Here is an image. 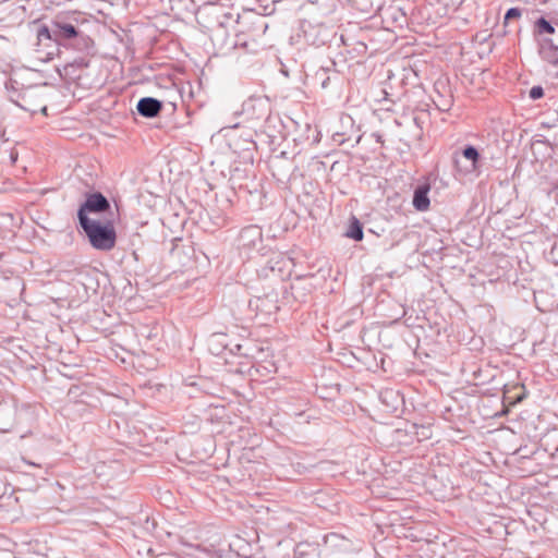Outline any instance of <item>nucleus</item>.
Returning <instances> with one entry per match:
<instances>
[{
	"label": "nucleus",
	"mask_w": 558,
	"mask_h": 558,
	"mask_svg": "<svg viewBox=\"0 0 558 558\" xmlns=\"http://www.w3.org/2000/svg\"><path fill=\"white\" fill-rule=\"evenodd\" d=\"M339 0H306L302 7L304 17L332 22Z\"/></svg>",
	"instance_id": "39448f33"
},
{
	"label": "nucleus",
	"mask_w": 558,
	"mask_h": 558,
	"mask_svg": "<svg viewBox=\"0 0 558 558\" xmlns=\"http://www.w3.org/2000/svg\"><path fill=\"white\" fill-rule=\"evenodd\" d=\"M110 207L109 201L100 192L89 193L77 210L78 222L93 220L88 217V214H102L110 210Z\"/></svg>",
	"instance_id": "423d86ee"
},
{
	"label": "nucleus",
	"mask_w": 558,
	"mask_h": 558,
	"mask_svg": "<svg viewBox=\"0 0 558 558\" xmlns=\"http://www.w3.org/2000/svg\"><path fill=\"white\" fill-rule=\"evenodd\" d=\"M336 33L333 29V23L316 20L312 17H304L300 23V33L298 36L303 38L304 43L314 46L322 47L329 43Z\"/></svg>",
	"instance_id": "20e7f679"
},
{
	"label": "nucleus",
	"mask_w": 558,
	"mask_h": 558,
	"mask_svg": "<svg viewBox=\"0 0 558 558\" xmlns=\"http://www.w3.org/2000/svg\"><path fill=\"white\" fill-rule=\"evenodd\" d=\"M5 88L8 90V97L10 101L15 104L21 109L31 113L41 111L46 114L47 107L44 104L40 86H24L16 78L11 77L5 83Z\"/></svg>",
	"instance_id": "f257e3e1"
},
{
	"label": "nucleus",
	"mask_w": 558,
	"mask_h": 558,
	"mask_svg": "<svg viewBox=\"0 0 558 558\" xmlns=\"http://www.w3.org/2000/svg\"><path fill=\"white\" fill-rule=\"evenodd\" d=\"M539 54L545 61L549 63H558V46L555 45L550 38H545L541 41Z\"/></svg>",
	"instance_id": "9d476101"
},
{
	"label": "nucleus",
	"mask_w": 558,
	"mask_h": 558,
	"mask_svg": "<svg viewBox=\"0 0 558 558\" xmlns=\"http://www.w3.org/2000/svg\"><path fill=\"white\" fill-rule=\"evenodd\" d=\"M81 229L88 239L93 248L101 252H109L117 243V232L111 220H86L78 222Z\"/></svg>",
	"instance_id": "7ed1b4c3"
},
{
	"label": "nucleus",
	"mask_w": 558,
	"mask_h": 558,
	"mask_svg": "<svg viewBox=\"0 0 558 558\" xmlns=\"http://www.w3.org/2000/svg\"><path fill=\"white\" fill-rule=\"evenodd\" d=\"M409 434L413 435L417 441L430 439L433 436L430 424H412Z\"/></svg>",
	"instance_id": "ddd939ff"
},
{
	"label": "nucleus",
	"mask_w": 558,
	"mask_h": 558,
	"mask_svg": "<svg viewBox=\"0 0 558 558\" xmlns=\"http://www.w3.org/2000/svg\"><path fill=\"white\" fill-rule=\"evenodd\" d=\"M240 240L243 245H255V243L262 240V230L257 226H248L241 230Z\"/></svg>",
	"instance_id": "9b49d317"
},
{
	"label": "nucleus",
	"mask_w": 558,
	"mask_h": 558,
	"mask_svg": "<svg viewBox=\"0 0 558 558\" xmlns=\"http://www.w3.org/2000/svg\"><path fill=\"white\" fill-rule=\"evenodd\" d=\"M429 190L430 186L428 183L420 184L415 187L412 204L416 210L426 211L429 208Z\"/></svg>",
	"instance_id": "1a4fd4ad"
},
{
	"label": "nucleus",
	"mask_w": 558,
	"mask_h": 558,
	"mask_svg": "<svg viewBox=\"0 0 558 558\" xmlns=\"http://www.w3.org/2000/svg\"><path fill=\"white\" fill-rule=\"evenodd\" d=\"M345 236H348L354 241L363 240V236H364L363 225L354 216L350 219V223H349L348 230L345 232Z\"/></svg>",
	"instance_id": "4468645a"
},
{
	"label": "nucleus",
	"mask_w": 558,
	"mask_h": 558,
	"mask_svg": "<svg viewBox=\"0 0 558 558\" xmlns=\"http://www.w3.org/2000/svg\"><path fill=\"white\" fill-rule=\"evenodd\" d=\"M37 39L39 41L44 40H53L56 43L54 37V20L51 23V27L47 25H41L37 31Z\"/></svg>",
	"instance_id": "a211bd4d"
},
{
	"label": "nucleus",
	"mask_w": 558,
	"mask_h": 558,
	"mask_svg": "<svg viewBox=\"0 0 558 558\" xmlns=\"http://www.w3.org/2000/svg\"><path fill=\"white\" fill-rule=\"evenodd\" d=\"M529 95L533 100L539 99L544 96V89L541 86H533Z\"/></svg>",
	"instance_id": "412c9836"
},
{
	"label": "nucleus",
	"mask_w": 558,
	"mask_h": 558,
	"mask_svg": "<svg viewBox=\"0 0 558 558\" xmlns=\"http://www.w3.org/2000/svg\"><path fill=\"white\" fill-rule=\"evenodd\" d=\"M535 26H536L538 33H541V34H543V33L554 34L555 33V27L545 17H539L535 22Z\"/></svg>",
	"instance_id": "6ab92c4d"
},
{
	"label": "nucleus",
	"mask_w": 558,
	"mask_h": 558,
	"mask_svg": "<svg viewBox=\"0 0 558 558\" xmlns=\"http://www.w3.org/2000/svg\"><path fill=\"white\" fill-rule=\"evenodd\" d=\"M352 1L356 5V8L364 13H371L373 11L378 10L380 7L379 0H352Z\"/></svg>",
	"instance_id": "f3484780"
},
{
	"label": "nucleus",
	"mask_w": 558,
	"mask_h": 558,
	"mask_svg": "<svg viewBox=\"0 0 558 558\" xmlns=\"http://www.w3.org/2000/svg\"><path fill=\"white\" fill-rule=\"evenodd\" d=\"M136 109L142 117L155 118L162 110V102L153 97H144L138 100Z\"/></svg>",
	"instance_id": "6e6552de"
},
{
	"label": "nucleus",
	"mask_w": 558,
	"mask_h": 558,
	"mask_svg": "<svg viewBox=\"0 0 558 558\" xmlns=\"http://www.w3.org/2000/svg\"><path fill=\"white\" fill-rule=\"evenodd\" d=\"M266 101L260 98H250L243 104V111L246 113H250V111H253V114L255 113V110L258 109V113L256 116L257 119L264 118L267 112L265 110Z\"/></svg>",
	"instance_id": "f8f14e48"
},
{
	"label": "nucleus",
	"mask_w": 558,
	"mask_h": 558,
	"mask_svg": "<svg viewBox=\"0 0 558 558\" xmlns=\"http://www.w3.org/2000/svg\"><path fill=\"white\" fill-rule=\"evenodd\" d=\"M522 15V11L519 8H510L504 17V24L507 25L512 20H518Z\"/></svg>",
	"instance_id": "aec40b11"
},
{
	"label": "nucleus",
	"mask_w": 558,
	"mask_h": 558,
	"mask_svg": "<svg viewBox=\"0 0 558 558\" xmlns=\"http://www.w3.org/2000/svg\"><path fill=\"white\" fill-rule=\"evenodd\" d=\"M332 80H338V74L336 72L330 74L327 68H322L315 73V81L319 83L323 89L328 88Z\"/></svg>",
	"instance_id": "2eb2a0df"
},
{
	"label": "nucleus",
	"mask_w": 558,
	"mask_h": 558,
	"mask_svg": "<svg viewBox=\"0 0 558 558\" xmlns=\"http://www.w3.org/2000/svg\"><path fill=\"white\" fill-rule=\"evenodd\" d=\"M76 62H77V64H78L80 66H87V65H88V62H87L85 59H83V58H81V59H80L78 61H76Z\"/></svg>",
	"instance_id": "b1692460"
},
{
	"label": "nucleus",
	"mask_w": 558,
	"mask_h": 558,
	"mask_svg": "<svg viewBox=\"0 0 558 558\" xmlns=\"http://www.w3.org/2000/svg\"><path fill=\"white\" fill-rule=\"evenodd\" d=\"M2 258V254H0V259Z\"/></svg>",
	"instance_id": "a878e982"
},
{
	"label": "nucleus",
	"mask_w": 558,
	"mask_h": 558,
	"mask_svg": "<svg viewBox=\"0 0 558 558\" xmlns=\"http://www.w3.org/2000/svg\"><path fill=\"white\" fill-rule=\"evenodd\" d=\"M73 21L76 19L56 17L54 19V37L56 44L69 45L78 51H88L93 45V39L86 35Z\"/></svg>",
	"instance_id": "f03ea898"
},
{
	"label": "nucleus",
	"mask_w": 558,
	"mask_h": 558,
	"mask_svg": "<svg viewBox=\"0 0 558 558\" xmlns=\"http://www.w3.org/2000/svg\"><path fill=\"white\" fill-rule=\"evenodd\" d=\"M434 102L436 104L437 108L439 110H442V111H447L449 110L450 106H451V101L449 99H446V100H442L441 102H436L434 100Z\"/></svg>",
	"instance_id": "4be33fe9"
},
{
	"label": "nucleus",
	"mask_w": 558,
	"mask_h": 558,
	"mask_svg": "<svg viewBox=\"0 0 558 558\" xmlns=\"http://www.w3.org/2000/svg\"><path fill=\"white\" fill-rule=\"evenodd\" d=\"M276 294L256 296L248 301V307L257 314L271 315L278 311Z\"/></svg>",
	"instance_id": "0eeeda50"
},
{
	"label": "nucleus",
	"mask_w": 558,
	"mask_h": 558,
	"mask_svg": "<svg viewBox=\"0 0 558 558\" xmlns=\"http://www.w3.org/2000/svg\"><path fill=\"white\" fill-rule=\"evenodd\" d=\"M222 27H223L222 23H219V27H218L217 32L221 31Z\"/></svg>",
	"instance_id": "393cba45"
},
{
	"label": "nucleus",
	"mask_w": 558,
	"mask_h": 558,
	"mask_svg": "<svg viewBox=\"0 0 558 558\" xmlns=\"http://www.w3.org/2000/svg\"><path fill=\"white\" fill-rule=\"evenodd\" d=\"M238 46L246 47V43L245 41H241L240 36H236V39L233 41L231 47L232 48H236Z\"/></svg>",
	"instance_id": "5701e85b"
},
{
	"label": "nucleus",
	"mask_w": 558,
	"mask_h": 558,
	"mask_svg": "<svg viewBox=\"0 0 558 558\" xmlns=\"http://www.w3.org/2000/svg\"><path fill=\"white\" fill-rule=\"evenodd\" d=\"M462 156L471 161V170L472 171H476L478 168H480V160H481V155L477 150V148L473 145H466L463 149H462Z\"/></svg>",
	"instance_id": "dca6fc26"
}]
</instances>
